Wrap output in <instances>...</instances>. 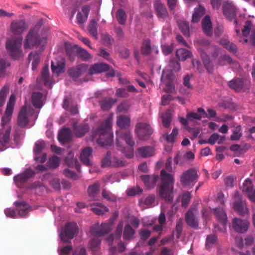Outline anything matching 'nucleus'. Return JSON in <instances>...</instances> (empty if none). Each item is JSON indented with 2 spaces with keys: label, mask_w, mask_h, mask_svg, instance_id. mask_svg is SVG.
Listing matches in <instances>:
<instances>
[{
  "label": "nucleus",
  "mask_w": 255,
  "mask_h": 255,
  "mask_svg": "<svg viewBox=\"0 0 255 255\" xmlns=\"http://www.w3.org/2000/svg\"><path fill=\"white\" fill-rule=\"evenodd\" d=\"M113 118L109 116L101 125L93 130L91 135V140H96L101 146L110 145L113 142V133L111 131Z\"/></svg>",
  "instance_id": "obj_1"
},
{
  "label": "nucleus",
  "mask_w": 255,
  "mask_h": 255,
  "mask_svg": "<svg viewBox=\"0 0 255 255\" xmlns=\"http://www.w3.org/2000/svg\"><path fill=\"white\" fill-rule=\"evenodd\" d=\"M162 184L159 189V195L160 198L168 202L173 200V189L174 188V178L173 175L167 173L164 170L160 172Z\"/></svg>",
  "instance_id": "obj_2"
},
{
  "label": "nucleus",
  "mask_w": 255,
  "mask_h": 255,
  "mask_svg": "<svg viewBox=\"0 0 255 255\" xmlns=\"http://www.w3.org/2000/svg\"><path fill=\"white\" fill-rule=\"evenodd\" d=\"M46 43V38H40L36 28H33L28 32L25 39L23 46L25 49L33 48L34 46L39 45L43 47Z\"/></svg>",
  "instance_id": "obj_3"
},
{
  "label": "nucleus",
  "mask_w": 255,
  "mask_h": 255,
  "mask_svg": "<svg viewBox=\"0 0 255 255\" xmlns=\"http://www.w3.org/2000/svg\"><path fill=\"white\" fill-rule=\"evenodd\" d=\"M198 178L197 170L194 168H191L181 174L180 182L183 187L191 189L198 181Z\"/></svg>",
  "instance_id": "obj_4"
},
{
  "label": "nucleus",
  "mask_w": 255,
  "mask_h": 255,
  "mask_svg": "<svg viewBox=\"0 0 255 255\" xmlns=\"http://www.w3.org/2000/svg\"><path fill=\"white\" fill-rule=\"evenodd\" d=\"M79 233V228L76 223L68 222L62 230L60 237L63 242L66 244L71 243V240Z\"/></svg>",
  "instance_id": "obj_5"
},
{
  "label": "nucleus",
  "mask_w": 255,
  "mask_h": 255,
  "mask_svg": "<svg viewBox=\"0 0 255 255\" xmlns=\"http://www.w3.org/2000/svg\"><path fill=\"white\" fill-rule=\"evenodd\" d=\"M22 40V37H19L7 39L6 41V49L14 59H18L22 56V53L20 49Z\"/></svg>",
  "instance_id": "obj_6"
},
{
  "label": "nucleus",
  "mask_w": 255,
  "mask_h": 255,
  "mask_svg": "<svg viewBox=\"0 0 255 255\" xmlns=\"http://www.w3.org/2000/svg\"><path fill=\"white\" fill-rule=\"evenodd\" d=\"M153 129L148 124L139 123L135 126V132L140 140L148 139L153 133Z\"/></svg>",
  "instance_id": "obj_7"
},
{
  "label": "nucleus",
  "mask_w": 255,
  "mask_h": 255,
  "mask_svg": "<svg viewBox=\"0 0 255 255\" xmlns=\"http://www.w3.org/2000/svg\"><path fill=\"white\" fill-rule=\"evenodd\" d=\"M223 12L226 17L230 21H234V23L238 24V21L235 19L237 9L235 4L231 1H226L223 4Z\"/></svg>",
  "instance_id": "obj_8"
},
{
  "label": "nucleus",
  "mask_w": 255,
  "mask_h": 255,
  "mask_svg": "<svg viewBox=\"0 0 255 255\" xmlns=\"http://www.w3.org/2000/svg\"><path fill=\"white\" fill-rule=\"evenodd\" d=\"M116 134V146L118 150L122 149V145L121 143L120 140H125L127 144L129 146H134L135 145V141L130 131L119 132H117Z\"/></svg>",
  "instance_id": "obj_9"
},
{
  "label": "nucleus",
  "mask_w": 255,
  "mask_h": 255,
  "mask_svg": "<svg viewBox=\"0 0 255 255\" xmlns=\"http://www.w3.org/2000/svg\"><path fill=\"white\" fill-rule=\"evenodd\" d=\"M228 86L236 92L241 90H249L250 87V82L247 79L235 78L228 82Z\"/></svg>",
  "instance_id": "obj_10"
},
{
  "label": "nucleus",
  "mask_w": 255,
  "mask_h": 255,
  "mask_svg": "<svg viewBox=\"0 0 255 255\" xmlns=\"http://www.w3.org/2000/svg\"><path fill=\"white\" fill-rule=\"evenodd\" d=\"M112 225L109 223H103L101 225L95 224L91 228V234L97 237H102L111 231Z\"/></svg>",
  "instance_id": "obj_11"
},
{
  "label": "nucleus",
  "mask_w": 255,
  "mask_h": 255,
  "mask_svg": "<svg viewBox=\"0 0 255 255\" xmlns=\"http://www.w3.org/2000/svg\"><path fill=\"white\" fill-rule=\"evenodd\" d=\"M32 114V110L27 109L26 106L21 108L17 117V125L20 127H25L29 121V118Z\"/></svg>",
  "instance_id": "obj_12"
},
{
  "label": "nucleus",
  "mask_w": 255,
  "mask_h": 255,
  "mask_svg": "<svg viewBox=\"0 0 255 255\" xmlns=\"http://www.w3.org/2000/svg\"><path fill=\"white\" fill-rule=\"evenodd\" d=\"M155 14L160 19L164 20L169 16V13L165 4L160 0H156L153 3Z\"/></svg>",
  "instance_id": "obj_13"
},
{
  "label": "nucleus",
  "mask_w": 255,
  "mask_h": 255,
  "mask_svg": "<svg viewBox=\"0 0 255 255\" xmlns=\"http://www.w3.org/2000/svg\"><path fill=\"white\" fill-rule=\"evenodd\" d=\"M235 198L236 201L234 204L235 210L240 215H244L248 211L245 201L242 200L240 198V195L238 192L235 194Z\"/></svg>",
  "instance_id": "obj_14"
},
{
  "label": "nucleus",
  "mask_w": 255,
  "mask_h": 255,
  "mask_svg": "<svg viewBox=\"0 0 255 255\" xmlns=\"http://www.w3.org/2000/svg\"><path fill=\"white\" fill-rule=\"evenodd\" d=\"M15 101V96L13 94L11 95L6 105L5 117L2 118V122L1 123V126H3L4 124H6V123L9 120L13 111Z\"/></svg>",
  "instance_id": "obj_15"
},
{
  "label": "nucleus",
  "mask_w": 255,
  "mask_h": 255,
  "mask_svg": "<svg viewBox=\"0 0 255 255\" xmlns=\"http://www.w3.org/2000/svg\"><path fill=\"white\" fill-rule=\"evenodd\" d=\"M51 70L53 73L59 74L64 72L65 67V60L63 57H58L51 61Z\"/></svg>",
  "instance_id": "obj_16"
},
{
  "label": "nucleus",
  "mask_w": 255,
  "mask_h": 255,
  "mask_svg": "<svg viewBox=\"0 0 255 255\" xmlns=\"http://www.w3.org/2000/svg\"><path fill=\"white\" fill-rule=\"evenodd\" d=\"M249 224L248 222L246 220L235 218L232 222V227L236 232L244 233L248 231Z\"/></svg>",
  "instance_id": "obj_17"
},
{
  "label": "nucleus",
  "mask_w": 255,
  "mask_h": 255,
  "mask_svg": "<svg viewBox=\"0 0 255 255\" xmlns=\"http://www.w3.org/2000/svg\"><path fill=\"white\" fill-rule=\"evenodd\" d=\"M88 68L86 64H82L68 69L69 75L75 80L84 74Z\"/></svg>",
  "instance_id": "obj_18"
},
{
  "label": "nucleus",
  "mask_w": 255,
  "mask_h": 255,
  "mask_svg": "<svg viewBox=\"0 0 255 255\" xmlns=\"http://www.w3.org/2000/svg\"><path fill=\"white\" fill-rule=\"evenodd\" d=\"M10 28L14 34L19 35L26 30L27 25L23 20H15L11 22Z\"/></svg>",
  "instance_id": "obj_19"
},
{
  "label": "nucleus",
  "mask_w": 255,
  "mask_h": 255,
  "mask_svg": "<svg viewBox=\"0 0 255 255\" xmlns=\"http://www.w3.org/2000/svg\"><path fill=\"white\" fill-rule=\"evenodd\" d=\"M2 126V128L0 129V145L4 147L9 141L11 128L6 124Z\"/></svg>",
  "instance_id": "obj_20"
},
{
  "label": "nucleus",
  "mask_w": 255,
  "mask_h": 255,
  "mask_svg": "<svg viewBox=\"0 0 255 255\" xmlns=\"http://www.w3.org/2000/svg\"><path fill=\"white\" fill-rule=\"evenodd\" d=\"M92 149L89 147L84 148L81 151L80 156V160L87 166H90L92 164L91 161L92 158Z\"/></svg>",
  "instance_id": "obj_21"
},
{
  "label": "nucleus",
  "mask_w": 255,
  "mask_h": 255,
  "mask_svg": "<svg viewBox=\"0 0 255 255\" xmlns=\"http://www.w3.org/2000/svg\"><path fill=\"white\" fill-rule=\"evenodd\" d=\"M35 174V172L32 170L27 169L22 174L16 175L14 177V180L16 184L18 186L19 184L24 183L27 180L33 177Z\"/></svg>",
  "instance_id": "obj_22"
},
{
  "label": "nucleus",
  "mask_w": 255,
  "mask_h": 255,
  "mask_svg": "<svg viewBox=\"0 0 255 255\" xmlns=\"http://www.w3.org/2000/svg\"><path fill=\"white\" fill-rule=\"evenodd\" d=\"M251 30V41L252 44L255 46V26H253L252 22L250 20H247L244 25V29L242 30L243 34L244 36L247 37Z\"/></svg>",
  "instance_id": "obj_23"
},
{
  "label": "nucleus",
  "mask_w": 255,
  "mask_h": 255,
  "mask_svg": "<svg viewBox=\"0 0 255 255\" xmlns=\"http://www.w3.org/2000/svg\"><path fill=\"white\" fill-rule=\"evenodd\" d=\"M16 207V211L21 217H24L27 215L28 212L32 210L31 207L25 202L15 201L14 203Z\"/></svg>",
  "instance_id": "obj_24"
},
{
  "label": "nucleus",
  "mask_w": 255,
  "mask_h": 255,
  "mask_svg": "<svg viewBox=\"0 0 255 255\" xmlns=\"http://www.w3.org/2000/svg\"><path fill=\"white\" fill-rule=\"evenodd\" d=\"M109 69L110 66L108 64L104 63H98L90 67L89 73L90 75H94L107 71Z\"/></svg>",
  "instance_id": "obj_25"
},
{
  "label": "nucleus",
  "mask_w": 255,
  "mask_h": 255,
  "mask_svg": "<svg viewBox=\"0 0 255 255\" xmlns=\"http://www.w3.org/2000/svg\"><path fill=\"white\" fill-rule=\"evenodd\" d=\"M90 11V6L89 5L82 6L81 11H78L76 16L78 24H82L87 21Z\"/></svg>",
  "instance_id": "obj_26"
},
{
  "label": "nucleus",
  "mask_w": 255,
  "mask_h": 255,
  "mask_svg": "<svg viewBox=\"0 0 255 255\" xmlns=\"http://www.w3.org/2000/svg\"><path fill=\"white\" fill-rule=\"evenodd\" d=\"M65 162L68 167L75 166L78 172L81 171V165L77 158L74 157V153L73 151H71L68 152L65 158Z\"/></svg>",
  "instance_id": "obj_27"
},
{
  "label": "nucleus",
  "mask_w": 255,
  "mask_h": 255,
  "mask_svg": "<svg viewBox=\"0 0 255 255\" xmlns=\"http://www.w3.org/2000/svg\"><path fill=\"white\" fill-rule=\"evenodd\" d=\"M90 128L87 124H81L75 125L73 127V130L76 136L81 137L83 136L89 131Z\"/></svg>",
  "instance_id": "obj_28"
},
{
  "label": "nucleus",
  "mask_w": 255,
  "mask_h": 255,
  "mask_svg": "<svg viewBox=\"0 0 255 255\" xmlns=\"http://www.w3.org/2000/svg\"><path fill=\"white\" fill-rule=\"evenodd\" d=\"M140 178L144 182L145 186L149 189H151L155 186L158 178V176L142 175L140 176Z\"/></svg>",
  "instance_id": "obj_29"
},
{
  "label": "nucleus",
  "mask_w": 255,
  "mask_h": 255,
  "mask_svg": "<svg viewBox=\"0 0 255 255\" xmlns=\"http://www.w3.org/2000/svg\"><path fill=\"white\" fill-rule=\"evenodd\" d=\"M58 139L63 143L69 142L72 139L71 131L69 128H64L59 133Z\"/></svg>",
  "instance_id": "obj_30"
},
{
  "label": "nucleus",
  "mask_w": 255,
  "mask_h": 255,
  "mask_svg": "<svg viewBox=\"0 0 255 255\" xmlns=\"http://www.w3.org/2000/svg\"><path fill=\"white\" fill-rule=\"evenodd\" d=\"M203 32L208 36L213 34L212 22L209 16L206 15L202 21Z\"/></svg>",
  "instance_id": "obj_31"
},
{
  "label": "nucleus",
  "mask_w": 255,
  "mask_h": 255,
  "mask_svg": "<svg viewBox=\"0 0 255 255\" xmlns=\"http://www.w3.org/2000/svg\"><path fill=\"white\" fill-rule=\"evenodd\" d=\"M100 188V184L98 182L90 185L87 189L88 196L93 200H96L99 193Z\"/></svg>",
  "instance_id": "obj_32"
},
{
  "label": "nucleus",
  "mask_w": 255,
  "mask_h": 255,
  "mask_svg": "<svg viewBox=\"0 0 255 255\" xmlns=\"http://www.w3.org/2000/svg\"><path fill=\"white\" fill-rule=\"evenodd\" d=\"M198 113L195 112H189L186 115V118L189 121L194 120H200L203 116H206V112L202 108H199L197 110Z\"/></svg>",
  "instance_id": "obj_33"
},
{
  "label": "nucleus",
  "mask_w": 255,
  "mask_h": 255,
  "mask_svg": "<svg viewBox=\"0 0 255 255\" xmlns=\"http://www.w3.org/2000/svg\"><path fill=\"white\" fill-rule=\"evenodd\" d=\"M214 214L218 221L225 226L227 223V216L223 208H216L214 210Z\"/></svg>",
  "instance_id": "obj_34"
},
{
  "label": "nucleus",
  "mask_w": 255,
  "mask_h": 255,
  "mask_svg": "<svg viewBox=\"0 0 255 255\" xmlns=\"http://www.w3.org/2000/svg\"><path fill=\"white\" fill-rule=\"evenodd\" d=\"M194 210H189L185 216V220L186 223L190 227L196 228L198 226V222L194 215Z\"/></svg>",
  "instance_id": "obj_35"
},
{
  "label": "nucleus",
  "mask_w": 255,
  "mask_h": 255,
  "mask_svg": "<svg viewBox=\"0 0 255 255\" xmlns=\"http://www.w3.org/2000/svg\"><path fill=\"white\" fill-rule=\"evenodd\" d=\"M116 102V99L111 98H105L99 101V104L103 111H108Z\"/></svg>",
  "instance_id": "obj_36"
},
{
  "label": "nucleus",
  "mask_w": 255,
  "mask_h": 255,
  "mask_svg": "<svg viewBox=\"0 0 255 255\" xmlns=\"http://www.w3.org/2000/svg\"><path fill=\"white\" fill-rule=\"evenodd\" d=\"M41 79L44 85L51 88L52 85V79L49 76V69L48 66H44L41 72Z\"/></svg>",
  "instance_id": "obj_37"
},
{
  "label": "nucleus",
  "mask_w": 255,
  "mask_h": 255,
  "mask_svg": "<svg viewBox=\"0 0 255 255\" xmlns=\"http://www.w3.org/2000/svg\"><path fill=\"white\" fill-rule=\"evenodd\" d=\"M200 50V55L203 60L204 66L209 73H212L213 70V65L207 54L202 49Z\"/></svg>",
  "instance_id": "obj_38"
},
{
  "label": "nucleus",
  "mask_w": 255,
  "mask_h": 255,
  "mask_svg": "<svg viewBox=\"0 0 255 255\" xmlns=\"http://www.w3.org/2000/svg\"><path fill=\"white\" fill-rule=\"evenodd\" d=\"M28 60L32 62V70H36L40 60L39 54L36 51L30 52L28 55Z\"/></svg>",
  "instance_id": "obj_39"
},
{
  "label": "nucleus",
  "mask_w": 255,
  "mask_h": 255,
  "mask_svg": "<svg viewBox=\"0 0 255 255\" xmlns=\"http://www.w3.org/2000/svg\"><path fill=\"white\" fill-rule=\"evenodd\" d=\"M42 94L39 92H33L31 96L32 103L36 108H41L42 107Z\"/></svg>",
  "instance_id": "obj_40"
},
{
  "label": "nucleus",
  "mask_w": 255,
  "mask_h": 255,
  "mask_svg": "<svg viewBox=\"0 0 255 255\" xmlns=\"http://www.w3.org/2000/svg\"><path fill=\"white\" fill-rule=\"evenodd\" d=\"M130 123V119L126 116L121 115L117 117V125L121 128H128Z\"/></svg>",
  "instance_id": "obj_41"
},
{
  "label": "nucleus",
  "mask_w": 255,
  "mask_h": 255,
  "mask_svg": "<svg viewBox=\"0 0 255 255\" xmlns=\"http://www.w3.org/2000/svg\"><path fill=\"white\" fill-rule=\"evenodd\" d=\"M152 50H154V47H151V41L149 39L143 40L141 47V52L142 54L148 55Z\"/></svg>",
  "instance_id": "obj_42"
},
{
  "label": "nucleus",
  "mask_w": 255,
  "mask_h": 255,
  "mask_svg": "<svg viewBox=\"0 0 255 255\" xmlns=\"http://www.w3.org/2000/svg\"><path fill=\"white\" fill-rule=\"evenodd\" d=\"M205 12V8L202 6L199 5L198 7L195 8L192 15V22L195 23L199 21L201 17L204 14Z\"/></svg>",
  "instance_id": "obj_43"
},
{
  "label": "nucleus",
  "mask_w": 255,
  "mask_h": 255,
  "mask_svg": "<svg viewBox=\"0 0 255 255\" xmlns=\"http://www.w3.org/2000/svg\"><path fill=\"white\" fill-rule=\"evenodd\" d=\"M137 151L139 154L143 158L152 156L154 154L153 148L149 146L138 148Z\"/></svg>",
  "instance_id": "obj_44"
},
{
  "label": "nucleus",
  "mask_w": 255,
  "mask_h": 255,
  "mask_svg": "<svg viewBox=\"0 0 255 255\" xmlns=\"http://www.w3.org/2000/svg\"><path fill=\"white\" fill-rule=\"evenodd\" d=\"M176 55L179 60L185 61L192 56V53L185 48H179L176 50Z\"/></svg>",
  "instance_id": "obj_45"
},
{
  "label": "nucleus",
  "mask_w": 255,
  "mask_h": 255,
  "mask_svg": "<svg viewBox=\"0 0 255 255\" xmlns=\"http://www.w3.org/2000/svg\"><path fill=\"white\" fill-rule=\"evenodd\" d=\"M98 24L97 21L95 19H92L90 20L88 25V30L93 37H94L96 39H98Z\"/></svg>",
  "instance_id": "obj_46"
},
{
  "label": "nucleus",
  "mask_w": 255,
  "mask_h": 255,
  "mask_svg": "<svg viewBox=\"0 0 255 255\" xmlns=\"http://www.w3.org/2000/svg\"><path fill=\"white\" fill-rule=\"evenodd\" d=\"M178 25L182 33L185 36H190V30L189 23L186 21L179 20L177 21Z\"/></svg>",
  "instance_id": "obj_47"
},
{
  "label": "nucleus",
  "mask_w": 255,
  "mask_h": 255,
  "mask_svg": "<svg viewBox=\"0 0 255 255\" xmlns=\"http://www.w3.org/2000/svg\"><path fill=\"white\" fill-rule=\"evenodd\" d=\"M76 52L77 56L83 61H88L92 58L91 54L86 50L81 47H78L77 49Z\"/></svg>",
  "instance_id": "obj_48"
},
{
  "label": "nucleus",
  "mask_w": 255,
  "mask_h": 255,
  "mask_svg": "<svg viewBox=\"0 0 255 255\" xmlns=\"http://www.w3.org/2000/svg\"><path fill=\"white\" fill-rule=\"evenodd\" d=\"M135 231L129 224H127L125 227L123 234V238L125 240H130L134 236Z\"/></svg>",
  "instance_id": "obj_49"
},
{
  "label": "nucleus",
  "mask_w": 255,
  "mask_h": 255,
  "mask_svg": "<svg viewBox=\"0 0 255 255\" xmlns=\"http://www.w3.org/2000/svg\"><path fill=\"white\" fill-rule=\"evenodd\" d=\"M178 133V129L176 128H174L171 134H168L167 133L163 134L162 137L166 140L168 143H173Z\"/></svg>",
  "instance_id": "obj_50"
},
{
  "label": "nucleus",
  "mask_w": 255,
  "mask_h": 255,
  "mask_svg": "<svg viewBox=\"0 0 255 255\" xmlns=\"http://www.w3.org/2000/svg\"><path fill=\"white\" fill-rule=\"evenodd\" d=\"M220 44L231 52L235 53L237 51L238 48L236 45L226 39L221 40Z\"/></svg>",
  "instance_id": "obj_51"
},
{
  "label": "nucleus",
  "mask_w": 255,
  "mask_h": 255,
  "mask_svg": "<svg viewBox=\"0 0 255 255\" xmlns=\"http://www.w3.org/2000/svg\"><path fill=\"white\" fill-rule=\"evenodd\" d=\"M116 18L119 23L121 25H124L127 20V15L124 9L120 8L117 12Z\"/></svg>",
  "instance_id": "obj_52"
},
{
  "label": "nucleus",
  "mask_w": 255,
  "mask_h": 255,
  "mask_svg": "<svg viewBox=\"0 0 255 255\" xmlns=\"http://www.w3.org/2000/svg\"><path fill=\"white\" fill-rule=\"evenodd\" d=\"M217 237L215 235L207 236L206 241V247L207 249H210L213 247L217 243Z\"/></svg>",
  "instance_id": "obj_53"
},
{
  "label": "nucleus",
  "mask_w": 255,
  "mask_h": 255,
  "mask_svg": "<svg viewBox=\"0 0 255 255\" xmlns=\"http://www.w3.org/2000/svg\"><path fill=\"white\" fill-rule=\"evenodd\" d=\"M234 63L232 58L228 55H221L218 59V64L220 66H224L227 64H232Z\"/></svg>",
  "instance_id": "obj_54"
},
{
  "label": "nucleus",
  "mask_w": 255,
  "mask_h": 255,
  "mask_svg": "<svg viewBox=\"0 0 255 255\" xmlns=\"http://www.w3.org/2000/svg\"><path fill=\"white\" fill-rule=\"evenodd\" d=\"M242 136L241 127L238 126L234 129L233 134L231 135V139L232 140H238L240 139Z\"/></svg>",
  "instance_id": "obj_55"
},
{
  "label": "nucleus",
  "mask_w": 255,
  "mask_h": 255,
  "mask_svg": "<svg viewBox=\"0 0 255 255\" xmlns=\"http://www.w3.org/2000/svg\"><path fill=\"white\" fill-rule=\"evenodd\" d=\"M60 159L56 155L52 156L48 160V165L51 168H56L59 166Z\"/></svg>",
  "instance_id": "obj_56"
},
{
  "label": "nucleus",
  "mask_w": 255,
  "mask_h": 255,
  "mask_svg": "<svg viewBox=\"0 0 255 255\" xmlns=\"http://www.w3.org/2000/svg\"><path fill=\"white\" fill-rule=\"evenodd\" d=\"M174 162L175 164L180 166L183 165L186 162L185 156L182 155L180 152H178L174 158Z\"/></svg>",
  "instance_id": "obj_57"
},
{
  "label": "nucleus",
  "mask_w": 255,
  "mask_h": 255,
  "mask_svg": "<svg viewBox=\"0 0 255 255\" xmlns=\"http://www.w3.org/2000/svg\"><path fill=\"white\" fill-rule=\"evenodd\" d=\"M112 161H111V153L110 151L107 152L105 156L102 161V167H107L112 166Z\"/></svg>",
  "instance_id": "obj_58"
},
{
  "label": "nucleus",
  "mask_w": 255,
  "mask_h": 255,
  "mask_svg": "<svg viewBox=\"0 0 255 255\" xmlns=\"http://www.w3.org/2000/svg\"><path fill=\"white\" fill-rule=\"evenodd\" d=\"M162 125L165 128H169L172 121L171 116L169 113H165L161 116Z\"/></svg>",
  "instance_id": "obj_59"
},
{
  "label": "nucleus",
  "mask_w": 255,
  "mask_h": 255,
  "mask_svg": "<svg viewBox=\"0 0 255 255\" xmlns=\"http://www.w3.org/2000/svg\"><path fill=\"white\" fill-rule=\"evenodd\" d=\"M102 195L103 198L108 201L113 202L116 200V197L111 192L105 189H103Z\"/></svg>",
  "instance_id": "obj_60"
},
{
  "label": "nucleus",
  "mask_w": 255,
  "mask_h": 255,
  "mask_svg": "<svg viewBox=\"0 0 255 255\" xmlns=\"http://www.w3.org/2000/svg\"><path fill=\"white\" fill-rule=\"evenodd\" d=\"M10 66V63L3 59H0V76H4L5 69Z\"/></svg>",
  "instance_id": "obj_61"
},
{
  "label": "nucleus",
  "mask_w": 255,
  "mask_h": 255,
  "mask_svg": "<svg viewBox=\"0 0 255 255\" xmlns=\"http://www.w3.org/2000/svg\"><path fill=\"white\" fill-rule=\"evenodd\" d=\"M91 209L95 214L98 215H103L106 212L109 211V208L106 206H102V208L92 207Z\"/></svg>",
  "instance_id": "obj_62"
},
{
  "label": "nucleus",
  "mask_w": 255,
  "mask_h": 255,
  "mask_svg": "<svg viewBox=\"0 0 255 255\" xmlns=\"http://www.w3.org/2000/svg\"><path fill=\"white\" fill-rule=\"evenodd\" d=\"M191 199V195L189 192H186L182 196V206L184 207H186Z\"/></svg>",
  "instance_id": "obj_63"
},
{
  "label": "nucleus",
  "mask_w": 255,
  "mask_h": 255,
  "mask_svg": "<svg viewBox=\"0 0 255 255\" xmlns=\"http://www.w3.org/2000/svg\"><path fill=\"white\" fill-rule=\"evenodd\" d=\"M45 148V143L43 141L36 142L33 151L35 155H38Z\"/></svg>",
  "instance_id": "obj_64"
}]
</instances>
